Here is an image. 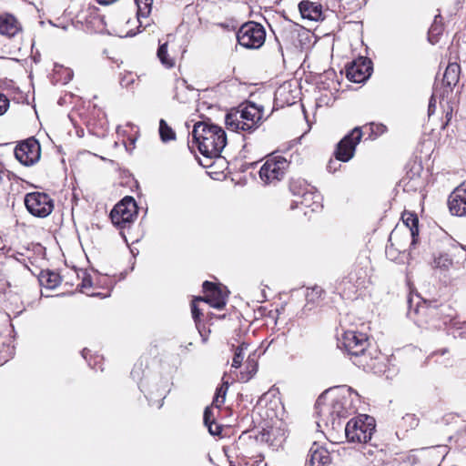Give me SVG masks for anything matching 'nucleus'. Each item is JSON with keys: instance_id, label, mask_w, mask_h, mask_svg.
<instances>
[{"instance_id": "dca6fc26", "label": "nucleus", "mask_w": 466, "mask_h": 466, "mask_svg": "<svg viewBox=\"0 0 466 466\" xmlns=\"http://www.w3.org/2000/svg\"><path fill=\"white\" fill-rule=\"evenodd\" d=\"M295 196H298L299 199L293 200L290 208L294 209L299 205L305 208H310L311 211H318L321 208L320 196L315 192H293Z\"/></svg>"}, {"instance_id": "de8ad7c7", "label": "nucleus", "mask_w": 466, "mask_h": 466, "mask_svg": "<svg viewBox=\"0 0 466 466\" xmlns=\"http://www.w3.org/2000/svg\"><path fill=\"white\" fill-rule=\"evenodd\" d=\"M331 163H332V162L330 161V162H329V164L328 165V169H329V171H331V168H332V167H331Z\"/></svg>"}, {"instance_id": "7c9ffc66", "label": "nucleus", "mask_w": 466, "mask_h": 466, "mask_svg": "<svg viewBox=\"0 0 466 466\" xmlns=\"http://www.w3.org/2000/svg\"><path fill=\"white\" fill-rule=\"evenodd\" d=\"M441 33V25H438L437 21L435 20L429 30V40L431 43H434L433 37L440 35Z\"/></svg>"}, {"instance_id": "4c0bfd02", "label": "nucleus", "mask_w": 466, "mask_h": 466, "mask_svg": "<svg viewBox=\"0 0 466 466\" xmlns=\"http://www.w3.org/2000/svg\"><path fill=\"white\" fill-rule=\"evenodd\" d=\"M3 348H5V351H1L0 352V365L6 362L8 360V358L10 357L11 355V352H8L10 351V347L9 346H5L4 342H1L0 343Z\"/></svg>"}, {"instance_id": "cd10ccee", "label": "nucleus", "mask_w": 466, "mask_h": 466, "mask_svg": "<svg viewBox=\"0 0 466 466\" xmlns=\"http://www.w3.org/2000/svg\"><path fill=\"white\" fill-rule=\"evenodd\" d=\"M248 347V344L242 343L239 345L235 351L233 360H232V368L238 369L241 366V363L244 360V350H247Z\"/></svg>"}, {"instance_id": "a19ab883", "label": "nucleus", "mask_w": 466, "mask_h": 466, "mask_svg": "<svg viewBox=\"0 0 466 466\" xmlns=\"http://www.w3.org/2000/svg\"><path fill=\"white\" fill-rule=\"evenodd\" d=\"M133 79H126V77H123L121 80H120V85L122 86H125V87H127L131 83H133Z\"/></svg>"}, {"instance_id": "ddd939ff", "label": "nucleus", "mask_w": 466, "mask_h": 466, "mask_svg": "<svg viewBox=\"0 0 466 466\" xmlns=\"http://www.w3.org/2000/svg\"><path fill=\"white\" fill-rule=\"evenodd\" d=\"M371 70V61L367 58L360 57L347 66L346 76L351 82L361 83L370 77Z\"/></svg>"}, {"instance_id": "c756f323", "label": "nucleus", "mask_w": 466, "mask_h": 466, "mask_svg": "<svg viewBox=\"0 0 466 466\" xmlns=\"http://www.w3.org/2000/svg\"><path fill=\"white\" fill-rule=\"evenodd\" d=\"M322 294V289L319 287H314L310 289H308L306 294V299L309 302H313L315 299L320 298Z\"/></svg>"}, {"instance_id": "473e14b6", "label": "nucleus", "mask_w": 466, "mask_h": 466, "mask_svg": "<svg viewBox=\"0 0 466 466\" xmlns=\"http://www.w3.org/2000/svg\"><path fill=\"white\" fill-rule=\"evenodd\" d=\"M208 430V432L213 435V436H218L220 435L221 433V431H222V428L221 426L217 423L216 421H213L212 423H209V424H207L205 425Z\"/></svg>"}, {"instance_id": "49530a36", "label": "nucleus", "mask_w": 466, "mask_h": 466, "mask_svg": "<svg viewBox=\"0 0 466 466\" xmlns=\"http://www.w3.org/2000/svg\"><path fill=\"white\" fill-rule=\"evenodd\" d=\"M396 236V233L392 232L390 237V241H392V238Z\"/></svg>"}, {"instance_id": "7ed1b4c3", "label": "nucleus", "mask_w": 466, "mask_h": 466, "mask_svg": "<svg viewBox=\"0 0 466 466\" xmlns=\"http://www.w3.org/2000/svg\"><path fill=\"white\" fill-rule=\"evenodd\" d=\"M192 137L199 152L209 158L219 157L227 145V135L224 129L211 123L209 119L196 123Z\"/></svg>"}, {"instance_id": "f3484780", "label": "nucleus", "mask_w": 466, "mask_h": 466, "mask_svg": "<svg viewBox=\"0 0 466 466\" xmlns=\"http://www.w3.org/2000/svg\"><path fill=\"white\" fill-rule=\"evenodd\" d=\"M461 66L456 62L449 63L446 67V70L443 75L442 83L445 85L446 88L440 95L441 97H444L450 91L452 90V87L455 86L460 79Z\"/></svg>"}, {"instance_id": "a211bd4d", "label": "nucleus", "mask_w": 466, "mask_h": 466, "mask_svg": "<svg viewBox=\"0 0 466 466\" xmlns=\"http://www.w3.org/2000/svg\"><path fill=\"white\" fill-rule=\"evenodd\" d=\"M299 10L303 18L312 21H318L322 16V7L316 2L308 0L301 1L299 4Z\"/></svg>"}, {"instance_id": "393cba45", "label": "nucleus", "mask_w": 466, "mask_h": 466, "mask_svg": "<svg viewBox=\"0 0 466 466\" xmlns=\"http://www.w3.org/2000/svg\"><path fill=\"white\" fill-rule=\"evenodd\" d=\"M228 389V382L222 383V385L217 389L215 397L212 401L213 406L219 409L222 404H224Z\"/></svg>"}, {"instance_id": "6ab92c4d", "label": "nucleus", "mask_w": 466, "mask_h": 466, "mask_svg": "<svg viewBox=\"0 0 466 466\" xmlns=\"http://www.w3.org/2000/svg\"><path fill=\"white\" fill-rule=\"evenodd\" d=\"M402 220L404 225L409 230V235L411 238L410 247H413L417 244L418 237H419V219L418 217L410 212H405L402 214Z\"/></svg>"}, {"instance_id": "b1692460", "label": "nucleus", "mask_w": 466, "mask_h": 466, "mask_svg": "<svg viewBox=\"0 0 466 466\" xmlns=\"http://www.w3.org/2000/svg\"><path fill=\"white\" fill-rule=\"evenodd\" d=\"M157 55L161 64L166 67L171 68L175 66L174 58L170 57L167 53V43H164L159 46Z\"/></svg>"}, {"instance_id": "6e6552de", "label": "nucleus", "mask_w": 466, "mask_h": 466, "mask_svg": "<svg viewBox=\"0 0 466 466\" xmlns=\"http://www.w3.org/2000/svg\"><path fill=\"white\" fill-rule=\"evenodd\" d=\"M25 205L29 213L39 218L47 217L54 208L51 198L42 192H31L26 194L25 197Z\"/></svg>"}, {"instance_id": "aec40b11", "label": "nucleus", "mask_w": 466, "mask_h": 466, "mask_svg": "<svg viewBox=\"0 0 466 466\" xmlns=\"http://www.w3.org/2000/svg\"><path fill=\"white\" fill-rule=\"evenodd\" d=\"M348 282L352 283L357 289L365 287L368 280L367 269L363 267L356 266L347 277Z\"/></svg>"}, {"instance_id": "72a5a7b5", "label": "nucleus", "mask_w": 466, "mask_h": 466, "mask_svg": "<svg viewBox=\"0 0 466 466\" xmlns=\"http://www.w3.org/2000/svg\"><path fill=\"white\" fill-rule=\"evenodd\" d=\"M247 368L250 369L248 370L249 376L247 378V380H249L257 372V370H258L257 361H255L254 359H251L250 356L248 357V359L247 360Z\"/></svg>"}, {"instance_id": "bb28decb", "label": "nucleus", "mask_w": 466, "mask_h": 466, "mask_svg": "<svg viewBox=\"0 0 466 466\" xmlns=\"http://www.w3.org/2000/svg\"><path fill=\"white\" fill-rule=\"evenodd\" d=\"M452 265V259L447 254H441L439 257L434 258V267L446 270L449 269Z\"/></svg>"}, {"instance_id": "ea45409f", "label": "nucleus", "mask_w": 466, "mask_h": 466, "mask_svg": "<svg viewBox=\"0 0 466 466\" xmlns=\"http://www.w3.org/2000/svg\"><path fill=\"white\" fill-rule=\"evenodd\" d=\"M403 420H411V422L414 424V425H418V420L415 418L414 415L412 414H407L405 417H403Z\"/></svg>"}, {"instance_id": "4be33fe9", "label": "nucleus", "mask_w": 466, "mask_h": 466, "mask_svg": "<svg viewBox=\"0 0 466 466\" xmlns=\"http://www.w3.org/2000/svg\"><path fill=\"white\" fill-rule=\"evenodd\" d=\"M137 7V22L143 26L142 19H147L152 11L153 0H135Z\"/></svg>"}, {"instance_id": "f704fd0d", "label": "nucleus", "mask_w": 466, "mask_h": 466, "mask_svg": "<svg viewBox=\"0 0 466 466\" xmlns=\"http://www.w3.org/2000/svg\"><path fill=\"white\" fill-rule=\"evenodd\" d=\"M200 301L197 298L191 303V312L194 320L197 322L202 315L201 310L198 309L197 302Z\"/></svg>"}, {"instance_id": "2f4dec72", "label": "nucleus", "mask_w": 466, "mask_h": 466, "mask_svg": "<svg viewBox=\"0 0 466 466\" xmlns=\"http://www.w3.org/2000/svg\"><path fill=\"white\" fill-rule=\"evenodd\" d=\"M203 420H204L205 425L215 421V415L213 413V410L211 407H207L205 409L204 415H203Z\"/></svg>"}, {"instance_id": "58836bf2", "label": "nucleus", "mask_w": 466, "mask_h": 466, "mask_svg": "<svg viewBox=\"0 0 466 466\" xmlns=\"http://www.w3.org/2000/svg\"><path fill=\"white\" fill-rule=\"evenodd\" d=\"M386 130H387V127L383 124L376 125V129L375 130L372 129V131L378 135L383 134L384 132H386Z\"/></svg>"}, {"instance_id": "09e8293b", "label": "nucleus", "mask_w": 466, "mask_h": 466, "mask_svg": "<svg viewBox=\"0 0 466 466\" xmlns=\"http://www.w3.org/2000/svg\"><path fill=\"white\" fill-rule=\"evenodd\" d=\"M386 253H387V254H389V253H390V248H389V247H387V248H386Z\"/></svg>"}, {"instance_id": "f03ea898", "label": "nucleus", "mask_w": 466, "mask_h": 466, "mask_svg": "<svg viewBox=\"0 0 466 466\" xmlns=\"http://www.w3.org/2000/svg\"><path fill=\"white\" fill-rule=\"evenodd\" d=\"M368 346V337L362 332L346 330L338 339V347L350 356L354 364L363 370L380 372L379 357L373 358L370 352H367Z\"/></svg>"}, {"instance_id": "20e7f679", "label": "nucleus", "mask_w": 466, "mask_h": 466, "mask_svg": "<svg viewBox=\"0 0 466 466\" xmlns=\"http://www.w3.org/2000/svg\"><path fill=\"white\" fill-rule=\"evenodd\" d=\"M262 118V111L254 104H242L231 109L225 117L227 128L235 132H252L257 129Z\"/></svg>"}, {"instance_id": "f8f14e48", "label": "nucleus", "mask_w": 466, "mask_h": 466, "mask_svg": "<svg viewBox=\"0 0 466 466\" xmlns=\"http://www.w3.org/2000/svg\"><path fill=\"white\" fill-rule=\"evenodd\" d=\"M204 297H198L197 299L204 301L210 307L222 309L227 304L228 293L212 282L205 281L203 283Z\"/></svg>"}, {"instance_id": "37998d69", "label": "nucleus", "mask_w": 466, "mask_h": 466, "mask_svg": "<svg viewBox=\"0 0 466 466\" xmlns=\"http://www.w3.org/2000/svg\"><path fill=\"white\" fill-rule=\"evenodd\" d=\"M4 176H5V171L0 167V184L3 181Z\"/></svg>"}, {"instance_id": "39448f33", "label": "nucleus", "mask_w": 466, "mask_h": 466, "mask_svg": "<svg viewBox=\"0 0 466 466\" xmlns=\"http://www.w3.org/2000/svg\"><path fill=\"white\" fill-rule=\"evenodd\" d=\"M375 428L373 417L366 414L359 415L348 421L345 427L346 438L350 442L366 443L370 441Z\"/></svg>"}, {"instance_id": "c03bdc74", "label": "nucleus", "mask_w": 466, "mask_h": 466, "mask_svg": "<svg viewBox=\"0 0 466 466\" xmlns=\"http://www.w3.org/2000/svg\"><path fill=\"white\" fill-rule=\"evenodd\" d=\"M441 353V355H444L446 352H448V350L447 349H443V350H441L439 351H436L435 353Z\"/></svg>"}, {"instance_id": "1a4fd4ad", "label": "nucleus", "mask_w": 466, "mask_h": 466, "mask_svg": "<svg viewBox=\"0 0 466 466\" xmlns=\"http://www.w3.org/2000/svg\"><path fill=\"white\" fill-rule=\"evenodd\" d=\"M361 128L354 127L348 135H346L337 145L335 156L337 160L342 162L350 161L355 154L357 145L362 138Z\"/></svg>"}, {"instance_id": "a878e982", "label": "nucleus", "mask_w": 466, "mask_h": 466, "mask_svg": "<svg viewBox=\"0 0 466 466\" xmlns=\"http://www.w3.org/2000/svg\"><path fill=\"white\" fill-rule=\"evenodd\" d=\"M159 134L162 141L167 142L175 139V133L170 127L167 126L165 120L161 119L159 122Z\"/></svg>"}, {"instance_id": "c85d7f7f", "label": "nucleus", "mask_w": 466, "mask_h": 466, "mask_svg": "<svg viewBox=\"0 0 466 466\" xmlns=\"http://www.w3.org/2000/svg\"><path fill=\"white\" fill-rule=\"evenodd\" d=\"M78 287L80 288V291L82 293H86V295H89V296H99L100 295V293L89 294L86 291L88 289H90L92 287V279H91V276L88 275L86 271L82 272V281H81V284L78 285Z\"/></svg>"}, {"instance_id": "5701e85b", "label": "nucleus", "mask_w": 466, "mask_h": 466, "mask_svg": "<svg viewBox=\"0 0 466 466\" xmlns=\"http://www.w3.org/2000/svg\"><path fill=\"white\" fill-rule=\"evenodd\" d=\"M39 281L46 289H53L60 284V277L55 272L42 271L39 276Z\"/></svg>"}, {"instance_id": "423d86ee", "label": "nucleus", "mask_w": 466, "mask_h": 466, "mask_svg": "<svg viewBox=\"0 0 466 466\" xmlns=\"http://www.w3.org/2000/svg\"><path fill=\"white\" fill-rule=\"evenodd\" d=\"M237 39L238 44L246 48L258 49L265 42L266 31L260 24L250 21L240 26Z\"/></svg>"}, {"instance_id": "a18cd8bd", "label": "nucleus", "mask_w": 466, "mask_h": 466, "mask_svg": "<svg viewBox=\"0 0 466 466\" xmlns=\"http://www.w3.org/2000/svg\"><path fill=\"white\" fill-rule=\"evenodd\" d=\"M87 352H88V350H86V349H84V350H82V356H83L85 359H86V353H87Z\"/></svg>"}, {"instance_id": "f257e3e1", "label": "nucleus", "mask_w": 466, "mask_h": 466, "mask_svg": "<svg viewBox=\"0 0 466 466\" xmlns=\"http://www.w3.org/2000/svg\"><path fill=\"white\" fill-rule=\"evenodd\" d=\"M360 402L359 394L348 386L337 387L324 391L317 400V414L327 423L334 424L336 419L347 417L354 412Z\"/></svg>"}, {"instance_id": "0eeeda50", "label": "nucleus", "mask_w": 466, "mask_h": 466, "mask_svg": "<svg viewBox=\"0 0 466 466\" xmlns=\"http://www.w3.org/2000/svg\"><path fill=\"white\" fill-rule=\"evenodd\" d=\"M137 203L131 197H126L110 212L112 223L124 228L137 217Z\"/></svg>"}, {"instance_id": "2eb2a0df", "label": "nucleus", "mask_w": 466, "mask_h": 466, "mask_svg": "<svg viewBox=\"0 0 466 466\" xmlns=\"http://www.w3.org/2000/svg\"><path fill=\"white\" fill-rule=\"evenodd\" d=\"M331 462L329 451L313 443L310 447L306 460V466H328Z\"/></svg>"}, {"instance_id": "79ce46f5", "label": "nucleus", "mask_w": 466, "mask_h": 466, "mask_svg": "<svg viewBox=\"0 0 466 466\" xmlns=\"http://www.w3.org/2000/svg\"><path fill=\"white\" fill-rule=\"evenodd\" d=\"M461 329H463V331H461L460 333V335L463 336L464 338H466V322L463 323V325H462V327Z\"/></svg>"}, {"instance_id": "4468645a", "label": "nucleus", "mask_w": 466, "mask_h": 466, "mask_svg": "<svg viewBox=\"0 0 466 466\" xmlns=\"http://www.w3.org/2000/svg\"><path fill=\"white\" fill-rule=\"evenodd\" d=\"M448 205L452 215L466 216V181L457 187L450 195Z\"/></svg>"}, {"instance_id": "9b49d317", "label": "nucleus", "mask_w": 466, "mask_h": 466, "mask_svg": "<svg viewBox=\"0 0 466 466\" xmlns=\"http://www.w3.org/2000/svg\"><path fill=\"white\" fill-rule=\"evenodd\" d=\"M287 160L282 157L268 159L259 170V177L266 184L279 181L288 167Z\"/></svg>"}, {"instance_id": "412c9836", "label": "nucleus", "mask_w": 466, "mask_h": 466, "mask_svg": "<svg viewBox=\"0 0 466 466\" xmlns=\"http://www.w3.org/2000/svg\"><path fill=\"white\" fill-rule=\"evenodd\" d=\"M19 28L15 18L12 15L0 16V35L14 36Z\"/></svg>"}, {"instance_id": "c9c22d12", "label": "nucleus", "mask_w": 466, "mask_h": 466, "mask_svg": "<svg viewBox=\"0 0 466 466\" xmlns=\"http://www.w3.org/2000/svg\"><path fill=\"white\" fill-rule=\"evenodd\" d=\"M9 107L8 98L0 93V116L4 115Z\"/></svg>"}, {"instance_id": "e433bc0d", "label": "nucleus", "mask_w": 466, "mask_h": 466, "mask_svg": "<svg viewBox=\"0 0 466 466\" xmlns=\"http://www.w3.org/2000/svg\"><path fill=\"white\" fill-rule=\"evenodd\" d=\"M438 94V90L437 88L434 89V92L429 101V107H428V112H429V116L434 114L435 112V109H436V96Z\"/></svg>"}, {"instance_id": "9d476101", "label": "nucleus", "mask_w": 466, "mask_h": 466, "mask_svg": "<svg viewBox=\"0 0 466 466\" xmlns=\"http://www.w3.org/2000/svg\"><path fill=\"white\" fill-rule=\"evenodd\" d=\"M15 158L24 166H32L35 164L41 157V147L35 138H28L15 148Z\"/></svg>"}]
</instances>
